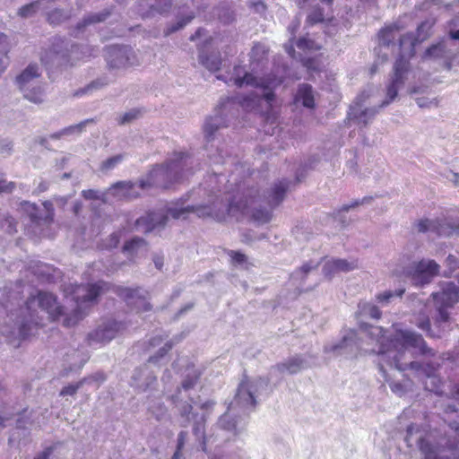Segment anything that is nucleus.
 Returning <instances> with one entry per match:
<instances>
[{
    "instance_id": "a18cd8bd",
    "label": "nucleus",
    "mask_w": 459,
    "mask_h": 459,
    "mask_svg": "<svg viewBox=\"0 0 459 459\" xmlns=\"http://www.w3.org/2000/svg\"><path fill=\"white\" fill-rule=\"evenodd\" d=\"M417 105L421 108H429L432 107H437V101L436 99L429 100L426 97H419L416 99Z\"/></svg>"
},
{
    "instance_id": "2f4dec72",
    "label": "nucleus",
    "mask_w": 459,
    "mask_h": 459,
    "mask_svg": "<svg viewBox=\"0 0 459 459\" xmlns=\"http://www.w3.org/2000/svg\"><path fill=\"white\" fill-rule=\"evenodd\" d=\"M108 14H109L108 12L91 13V14L87 15L86 17H84V19L82 20V22H79L77 24V30H80L88 25L103 22L106 20V18L108 16Z\"/></svg>"
},
{
    "instance_id": "a878e982",
    "label": "nucleus",
    "mask_w": 459,
    "mask_h": 459,
    "mask_svg": "<svg viewBox=\"0 0 459 459\" xmlns=\"http://www.w3.org/2000/svg\"><path fill=\"white\" fill-rule=\"evenodd\" d=\"M452 53L446 49V45L445 42H439L437 44L432 45L429 48L424 55V59H437V58H450Z\"/></svg>"
},
{
    "instance_id": "c85d7f7f",
    "label": "nucleus",
    "mask_w": 459,
    "mask_h": 459,
    "mask_svg": "<svg viewBox=\"0 0 459 459\" xmlns=\"http://www.w3.org/2000/svg\"><path fill=\"white\" fill-rule=\"evenodd\" d=\"M110 81L111 80L108 76L97 78L83 89H81L80 91H76L75 95L82 96L85 94L92 93L93 91H97L107 86L110 82Z\"/></svg>"
},
{
    "instance_id": "a19ab883",
    "label": "nucleus",
    "mask_w": 459,
    "mask_h": 459,
    "mask_svg": "<svg viewBox=\"0 0 459 459\" xmlns=\"http://www.w3.org/2000/svg\"><path fill=\"white\" fill-rule=\"evenodd\" d=\"M266 50L264 47L261 44H256L253 47L250 54V58L252 59V63L260 62L263 58V56L265 55Z\"/></svg>"
},
{
    "instance_id": "72a5a7b5",
    "label": "nucleus",
    "mask_w": 459,
    "mask_h": 459,
    "mask_svg": "<svg viewBox=\"0 0 459 459\" xmlns=\"http://www.w3.org/2000/svg\"><path fill=\"white\" fill-rule=\"evenodd\" d=\"M9 43L7 37L0 33V74H2L7 65V56L6 54L8 52Z\"/></svg>"
},
{
    "instance_id": "cd10ccee",
    "label": "nucleus",
    "mask_w": 459,
    "mask_h": 459,
    "mask_svg": "<svg viewBox=\"0 0 459 459\" xmlns=\"http://www.w3.org/2000/svg\"><path fill=\"white\" fill-rule=\"evenodd\" d=\"M142 7V11L144 10L145 7L149 8L151 11H156L158 13H164L169 10L171 5L170 0H141L140 4Z\"/></svg>"
},
{
    "instance_id": "423d86ee",
    "label": "nucleus",
    "mask_w": 459,
    "mask_h": 459,
    "mask_svg": "<svg viewBox=\"0 0 459 459\" xmlns=\"http://www.w3.org/2000/svg\"><path fill=\"white\" fill-rule=\"evenodd\" d=\"M268 381L264 378L258 377L253 380H243L237 390L234 400L228 407L229 411L220 417L216 428L221 433H217L214 439L221 437L223 439H229L231 436L238 435L243 429L244 423L242 420L236 419L230 411L237 409L243 412H247L255 408L257 398L262 392L267 388Z\"/></svg>"
},
{
    "instance_id": "6e6552de",
    "label": "nucleus",
    "mask_w": 459,
    "mask_h": 459,
    "mask_svg": "<svg viewBox=\"0 0 459 459\" xmlns=\"http://www.w3.org/2000/svg\"><path fill=\"white\" fill-rule=\"evenodd\" d=\"M434 299L437 316L435 324L439 328L438 333L432 331L430 327V320L429 314L426 311V307L420 311L418 316H415L411 320L419 329L425 332L429 337H440L441 332L447 330L448 323L450 319L447 308L452 307L455 303L459 301V287L454 282H445L441 286V291L434 292L431 295Z\"/></svg>"
},
{
    "instance_id": "4c0bfd02",
    "label": "nucleus",
    "mask_w": 459,
    "mask_h": 459,
    "mask_svg": "<svg viewBox=\"0 0 459 459\" xmlns=\"http://www.w3.org/2000/svg\"><path fill=\"white\" fill-rule=\"evenodd\" d=\"M439 236H459V222L446 223L438 230Z\"/></svg>"
},
{
    "instance_id": "ddd939ff",
    "label": "nucleus",
    "mask_w": 459,
    "mask_h": 459,
    "mask_svg": "<svg viewBox=\"0 0 459 459\" xmlns=\"http://www.w3.org/2000/svg\"><path fill=\"white\" fill-rule=\"evenodd\" d=\"M39 67L30 65L16 79L25 99L33 103L43 101V91L39 82Z\"/></svg>"
},
{
    "instance_id": "774afa93",
    "label": "nucleus",
    "mask_w": 459,
    "mask_h": 459,
    "mask_svg": "<svg viewBox=\"0 0 459 459\" xmlns=\"http://www.w3.org/2000/svg\"><path fill=\"white\" fill-rule=\"evenodd\" d=\"M6 222L8 223V227L6 229L7 232L10 234H13L16 231L15 225H14V220L11 217L6 219Z\"/></svg>"
},
{
    "instance_id": "49530a36",
    "label": "nucleus",
    "mask_w": 459,
    "mask_h": 459,
    "mask_svg": "<svg viewBox=\"0 0 459 459\" xmlns=\"http://www.w3.org/2000/svg\"><path fill=\"white\" fill-rule=\"evenodd\" d=\"M65 18L66 15L61 10H55L48 15V20L50 23H58Z\"/></svg>"
},
{
    "instance_id": "4be33fe9",
    "label": "nucleus",
    "mask_w": 459,
    "mask_h": 459,
    "mask_svg": "<svg viewBox=\"0 0 459 459\" xmlns=\"http://www.w3.org/2000/svg\"><path fill=\"white\" fill-rule=\"evenodd\" d=\"M402 27H400L397 23H394L392 25L386 26L383 30H380L378 34V39L380 46L384 47H395L394 39L400 37Z\"/></svg>"
},
{
    "instance_id": "8fccbe9b",
    "label": "nucleus",
    "mask_w": 459,
    "mask_h": 459,
    "mask_svg": "<svg viewBox=\"0 0 459 459\" xmlns=\"http://www.w3.org/2000/svg\"><path fill=\"white\" fill-rule=\"evenodd\" d=\"M389 386L392 392L400 397L403 396L406 392L404 385L399 382H392L389 384Z\"/></svg>"
},
{
    "instance_id": "7c9ffc66",
    "label": "nucleus",
    "mask_w": 459,
    "mask_h": 459,
    "mask_svg": "<svg viewBox=\"0 0 459 459\" xmlns=\"http://www.w3.org/2000/svg\"><path fill=\"white\" fill-rule=\"evenodd\" d=\"M404 291V289L386 290L384 291L383 293L377 294V300L382 305H387L391 303L394 299H401Z\"/></svg>"
},
{
    "instance_id": "5fc2aeb1",
    "label": "nucleus",
    "mask_w": 459,
    "mask_h": 459,
    "mask_svg": "<svg viewBox=\"0 0 459 459\" xmlns=\"http://www.w3.org/2000/svg\"><path fill=\"white\" fill-rule=\"evenodd\" d=\"M187 437V431L182 430L179 432L177 440V449L182 451L185 446Z\"/></svg>"
},
{
    "instance_id": "864d4df0",
    "label": "nucleus",
    "mask_w": 459,
    "mask_h": 459,
    "mask_svg": "<svg viewBox=\"0 0 459 459\" xmlns=\"http://www.w3.org/2000/svg\"><path fill=\"white\" fill-rule=\"evenodd\" d=\"M230 257L235 264H241L245 263L247 257L244 254L237 251L230 252Z\"/></svg>"
},
{
    "instance_id": "412c9836",
    "label": "nucleus",
    "mask_w": 459,
    "mask_h": 459,
    "mask_svg": "<svg viewBox=\"0 0 459 459\" xmlns=\"http://www.w3.org/2000/svg\"><path fill=\"white\" fill-rule=\"evenodd\" d=\"M289 186L290 181L286 179L273 185L267 196V203L271 208L278 206L282 202Z\"/></svg>"
},
{
    "instance_id": "6e6d98bb",
    "label": "nucleus",
    "mask_w": 459,
    "mask_h": 459,
    "mask_svg": "<svg viewBox=\"0 0 459 459\" xmlns=\"http://www.w3.org/2000/svg\"><path fill=\"white\" fill-rule=\"evenodd\" d=\"M13 149V144L8 140H3L0 142V152L3 154H9Z\"/></svg>"
},
{
    "instance_id": "ea45409f",
    "label": "nucleus",
    "mask_w": 459,
    "mask_h": 459,
    "mask_svg": "<svg viewBox=\"0 0 459 459\" xmlns=\"http://www.w3.org/2000/svg\"><path fill=\"white\" fill-rule=\"evenodd\" d=\"M297 47L300 49H319L321 47L309 38H300L297 41Z\"/></svg>"
},
{
    "instance_id": "0e129e2a",
    "label": "nucleus",
    "mask_w": 459,
    "mask_h": 459,
    "mask_svg": "<svg viewBox=\"0 0 459 459\" xmlns=\"http://www.w3.org/2000/svg\"><path fill=\"white\" fill-rule=\"evenodd\" d=\"M119 243V238L117 233H113L110 235L109 243L106 245L108 248L116 247Z\"/></svg>"
},
{
    "instance_id": "b1692460",
    "label": "nucleus",
    "mask_w": 459,
    "mask_h": 459,
    "mask_svg": "<svg viewBox=\"0 0 459 459\" xmlns=\"http://www.w3.org/2000/svg\"><path fill=\"white\" fill-rule=\"evenodd\" d=\"M360 98L361 97H358L355 106L351 108L350 116H353V117L357 119L359 125L366 126L368 123L376 116L377 109L372 108L360 111L359 108Z\"/></svg>"
},
{
    "instance_id": "6ab92c4d",
    "label": "nucleus",
    "mask_w": 459,
    "mask_h": 459,
    "mask_svg": "<svg viewBox=\"0 0 459 459\" xmlns=\"http://www.w3.org/2000/svg\"><path fill=\"white\" fill-rule=\"evenodd\" d=\"M314 365L315 358L309 355H295L273 367L270 374L278 372L280 374L294 375Z\"/></svg>"
},
{
    "instance_id": "de8ad7c7",
    "label": "nucleus",
    "mask_w": 459,
    "mask_h": 459,
    "mask_svg": "<svg viewBox=\"0 0 459 459\" xmlns=\"http://www.w3.org/2000/svg\"><path fill=\"white\" fill-rule=\"evenodd\" d=\"M82 383H83V381H80L74 385H69L64 387L60 392V395H62V396L74 395L78 391V389L82 386Z\"/></svg>"
},
{
    "instance_id": "39448f33",
    "label": "nucleus",
    "mask_w": 459,
    "mask_h": 459,
    "mask_svg": "<svg viewBox=\"0 0 459 459\" xmlns=\"http://www.w3.org/2000/svg\"><path fill=\"white\" fill-rule=\"evenodd\" d=\"M188 163V157L185 153H175L174 158L169 160L166 165L156 166L146 179H142L138 183L117 182L108 188V194L117 199H132L139 196V189L145 190L151 186L167 188L173 181L182 178L181 172Z\"/></svg>"
},
{
    "instance_id": "9d476101",
    "label": "nucleus",
    "mask_w": 459,
    "mask_h": 459,
    "mask_svg": "<svg viewBox=\"0 0 459 459\" xmlns=\"http://www.w3.org/2000/svg\"><path fill=\"white\" fill-rule=\"evenodd\" d=\"M426 39L424 36H415L414 33L400 35L398 39L399 57L394 65V75L387 85L386 98L379 108L389 105L397 96L399 89L404 84L405 74L408 70V60L415 54V46Z\"/></svg>"
},
{
    "instance_id": "f03ea898",
    "label": "nucleus",
    "mask_w": 459,
    "mask_h": 459,
    "mask_svg": "<svg viewBox=\"0 0 459 459\" xmlns=\"http://www.w3.org/2000/svg\"><path fill=\"white\" fill-rule=\"evenodd\" d=\"M394 349L388 350L387 365L394 367L400 371L411 369L417 377H425V389L437 394L443 393L442 382L436 375L437 366L434 364L423 365L411 359L416 355L433 356V351L429 348L422 336L409 329L395 330L392 341Z\"/></svg>"
},
{
    "instance_id": "79ce46f5",
    "label": "nucleus",
    "mask_w": 459,
    "mask_h": 459,
    "mask_svg": "<svg viewBox=\"0 0 459 459\" xmlns=\"http://www.w3.org/2000/svg\"><path fill=\"white\" fill-rule=\"evenodd\" d=\"M193 16L189 15L186 18L179 20L175 25H172L171 27L168 28L167 30L165 31V34L169 35L170 33L184 28L187 23L191 22Z\"/></svg>"
},
{
    "instance_id": "20e7f679",
    "label": "nucleus",
    "mask_w": 459,
    "mask_h": 459,
    "mask_svg": "<svg viewBox=\"0 0 459 459\" xmlns=\"http://www.w3.org/2000/svg\"><path fill=\"white\" fill-rule=\"evenodd\" d=\"M393 340L394 334L392 338L385 337L382 327L370 325L360 329L359 333L354 330L347 331L338 342L325 344L324 352L331 353L334 357L344 356L346 358L357 356L360 352L377 353L381 359L380 370H383L382 361L387 364L385 351L394 349Z\"/></svg>"
},
{
    "instance_id": "473e14b6",
    "label": "nucleus",
    "mask_w": 459,
    "mask_h": 459,
    "mask_svg": "<svg viewBox=\"0 0 459 459\" xmlns=\"http://www.w3.org/2000/svg\"><path fill=\"white\" fill-rule=\"evenodd\" d=\"M446 226L445 224H438L435 221H431L429 219H423L417 222L416 228L419 232H429V231H436L438 235V230L442 227Z\"/></svg>"
},
{
    "instance_id": "f257e3e1",
    "label": "nucleus",
    "mask_w": 459,
    "mask_h": 459,
    "mask_svg": "<svg viewBox=\"0 0 459 459\" xmlns=\"http://www.w3.org/2000/svg\"><path fill=\"white\" fill-rule=\"evenodd\" d=\"M107 290L108 283L102 281L96 283L70 284L65 289V297L67 303H73L71 309L59 306L53 294L39 291L37 296L29 298L25 306L21 308L22 316L18 322L19 336L22 339L26 338L32 333L34 327L41 324L36 307L47 313L51 320H56L64 315V325L70 327L85 316L87 310L97 298Z\"/></svg>"
},
{
    "instance_id": "0eeeda50",
    "label": "nucleus",
    "mask_w": 459,
    "mask_h": 459,
    "mask_svg": "<svg viewBox=\"0 0 459 459\" xmlns=\"http://www.w3.org/2000/svg\"><path fill=\"white\" fill-rule=\"evenodd\" d=\"M200 371L194 365H187L186 368V375L184 379L182 380L181 386L178 387V392L175 395L172 396V401L176 404L178 409L180 415V426L187 427L190 421L193 420V434L195 436L196 439L201 441L202 449L204 451H207V446L209 443L213 442V433L211 435L205 434L204 431V424L206 420V417L204 414L198 415L197 413H193V405L196 404V401L189 396V400L191 403H180L179 402L183 399L182 392L188 393L192 390L196 385L199 377Z\"/></svg>"
},
{
    "instance_id": "4468645a",
    "label": "nucleus",
    "mask_w": 459,
    "mask_h": 459,
    "mask_svg": "<svg viewBox=\"0 0 459 459\" xmlns=\"http://www.w3.org/2000/svg\"><path fill=\"white\" fill-rule=\"evenodd\" d=\"M228 213L238 221L248 218L257 224L267 223L272 218L271 211L251 207L247 201L230 203L228 206Z\"/></svg>"
},
{
    "instance_id": "393cba45",
    "label": "nucleus",
    "mask_w": 459,
    "mask_h": 459,
    "mask_svg": "<svg viewBox=\"0 0 459 459\" xmlns=\"http://www.w3.org/2000/svg\"><path fill=\"white\" fill-rule=\"evenodd\" d=\"M63 43L64 41L61 39H56V42L53 43V48L49 52H46L41 56L42 63H44L45 65H61V59L66 56L65 53L59 49V45Z\"/></svg>"
},
{
    "instance_id": "5701e85b",
    "label": "nucleus",
    "mask_w": 459,
    "mask_h": 459,
    "mask_svg": "<svg viewBox=\"0 0 459 459\" xmlns=\"http://www.w3.org/2000/svg\"><path fill=\"white\" fill-rule=\"evenodd\" d=\"M295 100L301 102L305 108H313L315 107V91L312 86L307 83L299 84Z\"/></svg>"
},
{
    "instance_id": "58836bf2",
    "label": "nucleus",
    "mask_w": 459,
    "mask_h": 459,
    "mask_svg": "<svg viewBox=\"0 0 459 459\" xmlns=\"http://www.w3.org/2000/svg\"><path fill=\"white\" fill-rule=\"evenodd\" d=\"M124 159V156L121 154L116 155L114 157L108 158L101 163L100 169L103 172L109 171L117 167Z\"/></svg>"
},
{
    "instance_id": "a211bd4d",
    "label": "nucleus",
    "mask_w": 459,
    "mask_h": 459,
    "mask_svg": "<svg viewBox=\"0 0 459 459\" xmlns=\"http://www.w3.org/2000/svg\"><path fill=\"white\" fill-rule=\"evenodd\" d=\"M115 292L125 299L126 304L137 312L149 311L152 305L148 301L149 293L142 288L117 287Z\"/></svg>"
},
{
    "instance_id": "e2e57ef3",
    "label": "nucleus",
    "mask_w": 459,
    "mask_h": 459,
    "mask_svg": "<svg viewBox=\"0 0 459 459\" xmlns=\"http://www.w3.org/2000/svg\"><path fill=\"white\" fill-rule=\"evenodd\" d=\"M367 200H368V198H364L361 202L356 200V201L352 202L351 204H344V205L342 206V208L340 209L339 212H348L350 209L354 208V207L358 206L360 204H363Z\"/></svg>"
},
{
    "instance_id": "1a4fd4ad",
    "label": "nucleus",
    "mask_w": 459,
    "mask_h": 459,
    "mask_svg": "<svg viewBox=\"0 0 459 459\" xmlns=\"http://www.w3.org/2000/svg\"><path fill=\"white\" fill-rule=\"evenodd\" d=\"M415 440L418 443L424 459H451L452 450L456 447L455 437L443 436L437 430H420L416 425L407 428L405 441L411 446Z\"/></svg>"
},
{
    "instance_id": "4d7b16f0",
    "label": "nucleus",
    "mask_w": 459,
    "mask_h": 459,
    "mask_svg": "<svg viewBox=\"0 0 459 459\" xmlns=\"http://www.w3.org/2000/svg\"><path fill=\"white\" fill-rule=\"evenodd\" d=\"M445 178L455 186H459V173L449 170L445 174Z\"/></svg>"
},
{
    "instance_id": "680f3d73",
    "label": "nucleus",
    "mask_w": 459,
    "mask_h": 459,
    "mask_svg": "<svg viewBox=\"0 0 459 459\" xmlns=\"http://www.w3.org/2000/svg\"><path fill=\"white\" fill-rule=\"evenodd\" d=\"M14 187L13 182H6L5 180L0 179V192H12Z\"/></svg>"
},
{
    "instance_id": "c03bdc74",
    "label": "nucleus",
    "mask_w": 459,
    "mask_h": 459,
    "mask_svg": "<svg viewBox=\"0 0 459 459\" xmlns=\"http://www.w3.org/2000/svg\"><path fill=\"white\" fill-rule=\"evenodd\" d=\"M307 22L310 24H314L316 22H320L323 21V12L319 7H316L313 11H311L307 18Z\"/></svg>"
},
{
    "instance_id": "c756f323",
    "label": "nucleus",
    "mask_w": 459,
    "mask_h": 459,
    "mask_svg": "<svg viewBox=\"0 0 459 459\" xmlns=\"http://www.w3.org/2000/svg\"><path fill=\"white\" fill-rule=\"evenodd\" d=\"M146 244L141 238H134L124 246V252L128 255L137 254L139 251H144Z\"/></svg>"
},
{
    "instance_id": "f3484780",
    "label": "nucleus",
    "mask_w": 459,
    "mask_h": 459,
    "mask_svg": "<svg viewBox=\"0 0 459 459\" xmlns=\"http://www.w3.org/2000/svg\"><path fill=\"white\" fill-rule=\"evenodd\" d=\"M123 329V323L112 319L105 320L94 331L89 333L88 340L90 345L106 344L113 340Z\"/></svg>"
},
{
    "instance_id": "69168bd1",
    "label": "nucleus",
    "mask_w": 459,
    "mask_h": 459,
    "mask_svg": "<svg viewBox=\"0 0 459 459\" xmlns=\"http://www.w3.org/2000/svg\"><path fill=\"white\" fill-rule=\"evenodd\" d=\"M299 27V20L298 18H296L295 20H293L291 22V24L288 28L291 36L294 35L295 31L298 30Z\"/></svg>"
},
{
    "instance_id": "dca6fc26",
    "label": "nucleus",
    "mask_w": 459,
    "mask_h": 459,
    "mask_svg": "<svg viewBox=\"0 0 459 459\" xmlns=\"http://www.w3.org/2000/svg\"><path fill=\"white\" fill-rule=\"evenodd\" d=\"M106 60L109 69H124L138 64L133 48L129 46L113 45L107 48Z\"/></svg>"
},
{
    "instance_id": "052dcab7",
    "label": "nucleus",
    "mask_w": 459,
    "mask_h": 459,
    "mask_svg": "<svg viewBox=\"0 0 459 459\" xmlns=\"http://www.w3.org/2000/svg\"><path fill=\"white\" fill-rule=\"evenodd\" d=\"M149 349L159 347L163 343V338L160 335L152 337L149 342Z\"/></svg>"
},
{
    "instance_id": "bb28decb",
    "label": "nucleus",
    "mask_w": 459,
    "mask_h": 459,
    "mask_svg": "<svg viewBox=\"0 0 459 459\" xmlns=\"http://www.w3.org/2000/svg\"><path fill=\"white\" fill-rule=\"evenodd\" d=\"M199 61L205 68L212 72L218 71L221 63L219 54L212 53L209 56H205L203 51L199 54Z\"/></svg>"
},
{
    "instance_id": "9b49d317",
    "label": "nucleus",
    "mask_w": 459,
    "mask_h": 459,
    "mask_svg": "<svg viewBox=\"0 0 459 459\" xmlns=\"http://www.w3.org/2000/svg\"><path fill=\"white\" fill-rule=\"evenodd\" d=\"M190 212H195L199 217H205L212 214V209L208 205L169 207L166 212L163 210L153 211L137 219L136 225L138 228L144 226V231L149 232L166 224L167 213H169L174 219H185Z\"/></svg>"
},
{
    "instance_id": "338daca9",
    "label": "nucleus",
    "mask_w": 459,
    "mask_h": 459,
    "mask_svg": "<svg viewBox=\"0 0 459 459\" xmlns=\"http://www.w3.org/2000/svg\"><path fill=\"white\" fill-rule=\"evenodd\" d=\"M166 411H167V410H166L165 406H163V405L159 406L157 412H155L154 411L152 410V414L155 415L157 420H160L166 414Z\"/></svg>"
},
{
    "instance_id": "603ef678",
    "label": "nucleus",
    "mask_w": 459,
    "mask_h": 459,
    "mask_svg": "<svg viewBox=\"0 0 459 459\" xmlns=\"http://www.w3.org/2000/svg\"><path fill=\"white\" fill-rule=\"evenodd\" d=\"M82 195L87 200H98L100 198V193L93 189L83 190Z\"/></svg>"
},
{
    "instance_id": "f8f14e48",
    "label": "nucleus",
    "mask_w": 459,
    "mask_h": 459,
    "mask_svg": "<svg viewBox=\"0 0 459 459\" xmlns=\"http://www.w3.org/2000/svg\"><path fill=\"white\" fill-rule=\"evenodd\" d=\"M174 342L167 341L159 348L157 352L151 356L148 362L143 367L136 368L132 376V385L137 388L146 390L156 381V376L152 367L160 368L169 361V351L172 349Z\"/></svg>"
},
{
    "instance_id": "2eb2a0df",
    "label": "nucleus",
    "mask_w": 459,
    "mask_h": 459,
    "mask_svg": "<svg viewBox=\"0 0 459 459\" xmlns=\"http://www.w3.org/2000/svg\"><path fill=\"white\" fill-rule=\"evenodd\" d=\"M439 268V264L434 260L423 259L408 268L406 275L412 285L422 287L429 284L438 274Z\"/></svg>"
},
{
    "instance_id": "37998d69",
    "label": "nucleus",
    "mask_w": 459,
    "mask_h": 459,
    "mask_svg": "<svg viewBox=\"0 0 459 459\" xmlns=\"http://www.w3.org/2000/svg\"><path fill=\"white\" fill-rule=\"evenodd\" d=\"M363 312L372 318L378 319L381 316L380 309L372 304H365L363 306Z\"/></svg>"
},
{
    "instance_id": "09e8293b",
    "label": "nucleus",
    "mask_w": 459,
    "mask_h": 459,
    "mask_svg": "<svg viewBox=\"0 0 459 459\" xmlns=\"http://www.w3.org/2000/svg\"><path fill=\"white\" fill-rule=\"evenodd\" d=\"M138 113V110L131 109L120 117L119 123L122 125L130 123L132 120L137 117Z\"/></svg>"
},
{
    "instance_id": "7ed1b4c3",
    "label": "nucleus",
    "mask_w": 459,
    "mask_h": 459,
    "mask_svg": "<svg viewBox=\"0 0 459 459\" xmlns=\"http://www.w3.org/2000/svg\"><path fill=\"white\" fill-rule=\"evenodd\" d=\"M228 84L235 85L238 88L252 87L255 91L249 95L242 98L228 99L220 104L218 114L210 117L204 125V134L207 142L214 137V133L222 126H227V121L223 116H227V111L231 106L238 103L244 110L250 111L255 109L260 103L261 99H264L268 103L274 98L273 88L281 85L283 81L281 78L267 77L261 78L253 73L246 71L241 66H235L233 74L229 79L225 80Z\"/></svg>"
},
{
    "instance_id": "3c124183",
    "label": "nucleus",
    "mask_w": 459,
    "mask_h": 459,
    "mask_svg": "<svg viewBox=\"0 0 459 459\" xmlns=\"http://www.w3.org/2000/svg\"><path fill=\"white\" fill-rule=\"evenodd\" d=\"M430 28H431V23L429 22H423L420 23V25L418 26L417 28V35L416 36H424L426 35V39L428 38L429 36V32L430 30Z\"/></svg>"
},
{
    "instance_id": "c9c22d12",
    "label": "nucleus",
    "mask_w": 459,
    "mask_h": 459,
    "mask_svg": "<svg viewBox=\"0 0 459 459\" xmlns=\"http://www.w3.org/2000/svg\"><path fill=\"white\" fill-rule=\"evenodd\" d=\"M329 266H335L337 273L339 272H350L357 267L355 262H349L344 259H332Z\"/></svg>"
},
{
    "instance_id": "aec40b11",
    "label": "nucleus",
    "mask_w": 459,
    "mask_h": 459,
    "mask_svg": "<svg viewBox=\"0 0 459 459\" xmlns=\"http://www.w3.org/2000/svg\"><path fill=\"white\" fill-rule=\"evenodd\" d=\"M42 209L38 208L34 204L24 202L22 208L29 213L32 222L48 224L54 218V208L51 202L46 201L42 204Z\"/></svg>"
},
{
    "instance_id": "e433bc0d",
    "label": "nucleus",
    "mask_w": 459,
    "mask_h": 459,
    "mask_svg": "<svg viewBox=\"0 0 459 459\" xmlns=\"http://www.w3.org/2000/svg\"><path fill=\"white\" fill-rule=\"evenodd\" d=\"M40 0L30 3L18 10V15L22 18H29L37 13L40 5Z\"/></svg>"
},
{
    "instance_id": "13d9d810",
    "label": "nucleus",
    "mask_w": 459,
    "mask_h": 459,
    "mask_svg": "<svg viewBox=\"0 0 459 459\" xmlns=\"http://www.w3.org/2000/svg\"><path fill=\"white\" fill-rule=\"evenodd\" d=\"M331 264V260H328L325 263L324 266H323V272H324V274L327 277H331L332 275L335 274L337 273V270L335 269V266H329L328 265Z\"/></svg>"
},
{
    "instance_id": "bf43d9fd",
    "label": "nucleus",
    "mask_w": 459,
    "mask_h": 459,
    "mask_svg": "<svg viewBox=\"0 0 459 459\" xmlns=\"http://www.w3.org/2000/svg\"><path fill=\"white\" fill-rule=\"evenodd\" d=\"M53 454V447L48 446L46 447L43 451L37 454L34 457V459H49L51 455Z\"/></svg>"
},
{
    "instance_id": "f704fd0d",
    "label": "nucleus",
    "mask_w": 459,
    "mask_h": 459,
    "mask_svg": "<svg viewBox=\"0 0 459 459\" xmlns=\"http://www.w3.org/2000/svg\"><path fill=\"white\" fill-rule=\"evenodd\" d=\"M92 120H90V119H87V120H84L77 125H74V126H70L68 127H65L64 128L63 130H61L60 132L53 134L52 137L54 138H59L63 135H68V134H74V133H80L82 131V129L85 127V126L91 122Z\"/></svg>"
}]
</instances>
